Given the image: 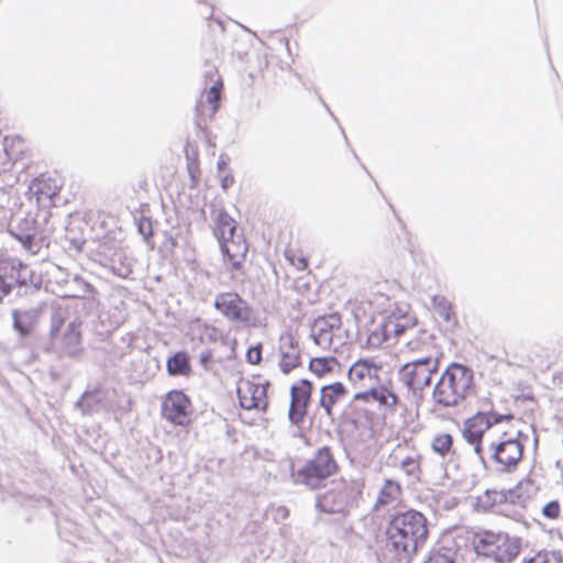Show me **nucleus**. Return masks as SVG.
<instances>
[{
    "label": "nucleus",
    "instance_id": "nucleus-1",
    "mask_svg": "<svg viewBox=\"0 0 563 563\" xmlns=\"http://www.w3.org/2000/svg\"><path fill=\"white\" fill-rule=\"evenodd\" d=\"M386 549L398 561L407 560L421 548L429 536L423 514L407 510L395 515L386 527Z\"/></svg>",
    "mask_w": 563,
    "mask_h": 563
},
{
    "label": "nucleus",
    "instance_id": "nucleus-2",
    "mask_svg": "<svg viewBox=\"0 0 563 563\" xmlns=\"http://www.w3.org/2000/svg\"><path fill=\"white\" fill-rule=\"evenodd\" d=\"M470 543L478 558L493 563H512L521 551V539L500 529L478 528L471 532Z\"/></svg>",
    "mask_w": 563,
    "mask_h": 563
},
{
    "label": "nucleus",
    "instance_id": "nucleus-3",
    "mask_svg": "<svg viewBox=\"0 0 563 563\" xmlns=\"http://www.w3.org/2000/svg\"><path fill=\"white\" fill-rule=\"evenodd\" d=\"M374 404L378 410L387 413L396 412L401 406V398L391 379L356 393L349 404V409L355 419L371 422L376 416Z\"/></svg>",
    "mask_w": 563,
    "mask_h": 563
},
{
    "label": "nucleus",
    "instance_id": "nucleus-4",
    "mask_svg": "<svg viewBox=\"0 0 563 563\" xmlns=\"http://www.w3.org/2000/svg\"><path fill=\"white\" fill-rule=\"evenodd\" d=\"M364 483L340 477L316 498V508L323 514L347 516L356 509L363 496Z\"/></svg>",
    "mask_w": 563,
    "mask_h": 563
},
{
    "label": "nucleus",
    "instance_id": "nucleus-5",
    "mask_svg": "<svg viewBox=\"0 0 563 563\" xmlns=\"http://www.w3.org/2000/svg\"><path fill=\"white\" fill-rule=\"evenodd\" d=\"M473 384V373L464 365L452 363L442 373L433 390V398L445 407L465 399Z\"/></svg>",
    "mask_w": 563,
    "mask_h": 563
},
{
    "label": "nucleus",
    "instance_id": "nucleus-6",
    "mask_svg": "<svg viewBox=\"0 0 563 563\" xmlns=\"http://www.w3.org/2000/svg\"><path fill=\"white\" fill-rule=\"evenodd\" d=\"M340 472V464L333 450L328 446L319 448L300 468L294 473L295 482L310 489L322 487L325 482Z\"/></svg>",
    "mask_w": 563,
    "mask_h": 563
},
{
    "label": "nucleus",
    "instance_id": "nucleus-7",
    "mask_svg": "<svg viewBox=\"0 0 563 563\" xmlns=\"http://www.w3.org/2000/svg\"><path fill=\"white\" fill-rule=\"evenodd\" d=\"M415 327V320L411 316L400 312H390L376 325L368 327L367 330L357 334V339L363 342L367 350L382 347L389 341H396L406 331Z\"/></svg>",
    "mask_w": 563,
    "mask_h": 563
},
{
    "label": "nucleus",
    "instance_id": "nucleus-8",
    "mask_svg": "<svg viewBox=\"0 0 563 563\" xmlns=\"http://www.w3.org/2000/svg\"><path fill=\"white\" fill-rule=\"evenodd\" d=\"M521 430L515 426L509 429H497L489 437L488 452L490 457L499 464L504 471L515 467L522 457L523 445L519 441Z\"/></svg>",
    "mask_w": 563,
    "mask_h": 563
},
{
    "label": "nucleus",
    "instance_id": "nucleus-9",
    "mask_svg": "<svg viewBox=\"0 0 563 563\" xmlns=\"http://www.w3.org/2000/svg\"><path fill=\"white\" fill-rule=\"evenodd\" d=\"M214 307L219 313L238 328H255L257 317L251 305L239 294L221 292L217 296Z\"/></svg>",
    "mask_w": 563,
    "mask_h": 563
},
{
    "label": "nucleus",
    "instance_id": "nucleus-10",
    "mask_svg": "<svg viewBox=\"0 0 563 563\" xmlns=\"http://www.w3.org/2000/svg\"><path fill=\"white\" fill-rule=\"evenodd\" d=\"M64 183V177L57 172L40 174L32 180L30 192L38 209L49 210L56 206Z\"/></svg>",
    "mask_w": 563,
    "mask_h": 563
},
{
    "label": "nucleus",
    "instance_id": "nucleus-11",
    "mask_svg": "<svg viewBox=\"0 0 563 563\" xmlns=\"http://www.w3.org/2000/svg\"><path fill=\"white\" fill-rule=\"evenodd\" d=\"M268 387L269 383L260 376L240 378L236 385L240 406L246 410L265 411L268 407Z\"/></svg>",
    "mask_w": 563,
    "mask_h": 563
},
{
    "label": "nucleus",
    "instance_id": "nucleus-12",
    "mask_svg": "<svg viewBox=\"0 0 563 563\" xmlns=\"http://www.w3.org/2000/svg\"><path fill=\"white\" fill-rule=\"evenodd\" d=\"M192 404L190 398L178 389L169 390L162 401V416L175 426H188L191 421Z\"/></svg>",
    "mask_w": 563,
    "mask_h": 563
},
{
    "label": "nucleus",
    "instance_id": "nucleus-13",
    "mask_svg": "<svg viewBox=\"0 0 563 563\" xmlns=\"http://www.w3.org/2000/svg\"><path fill=\"white\" fill-rule=\"evenodd\" d=\"M438 361L431 357L420 358L405 364L400 372V380L413 390H422L430 385L433 374L438 371Z\"/></svg>",
    "mask_w": 563,
    "mask_h": 563
},
{
    "label": "nucleus",
    "instance_id": "nucleus-14",
    "mask_svg": "<svg viewBox=\"0 0 563 563\" xmlns=\"http://www.w3.org/2000/svg\"><path fill=\"white\" fill-rule=\"evenodd\" d=\"M0 280L11 290L35 283L31 267L19 258L7 254H0Z\"/></svg>",
    "mask_w": 563,
    "mask_h": 563
},
{
    "label": "nucleus",
    "instance_id": "nucleus-15",
    "mask_svg": "<svg viewBox=\"0 0 563 563\" xmlns=\"http://www.w3.org/2000/svg\"><path fill=\"white\" fill-rule=\"evenodd\" d=\"M497 428H492L484 413H476L464 422L463 437L474 448L476 455L482 460L487 451L485 442L489 444V434Z\"/></svg>",
    "mask_w": 563,
    "mask_h": 563
},
{
    "label": "nucleus",
    "instance_id": "nucleus-16",
    "mask_svg": "<svg viewBox=\"0 0 563 563\" xmlns=\"http://www.w3.org/2000/svg\"><path fill=\"white\" fill-rule=\"evenodd\" d=\"M342 327V318L338 312L329 313L317 318L310 331L313 342L323 350L331 349L334 333Z\"/></svg>",
    "mask_w": 563,
    "mask_h": 563
},
{
    "label": "nucleus",
    "instance_id": "nucleus-17",
    "mask_svg": "<svg viewBox=\"0 0 563 563\" xmlns=\"http://www.w3.org/2000/svg\"><path fill=\"white\" fill-rule=\"evenodd\" d=\"M383 364L371 357L356 360L347 371V379L352 386L363 388L380 380Z\"/></svg>",
    "mask_w": 563,
    "mask_h": 563
},
{
    "label": "nucleus",
    "instance_id": "nucleus-18",
    "mask_svg": "<svg viewBox=\"0 0 563 563\" xmlns=\"http://www.w3.org/2000/svg\"><path fill=\"white\" fill-rule=\"evenodd\" d=\"M312 391L313 385L308 379H300L291 386L289 417L294 422L301 421L307 415Z\"/></svg>",
    "mask_w": 563,
    "mask_h": 563
},
{
    "label": "nucleus",
    "instance_id": "nucleus-19",
    "mask_svg": "<svg viewBox=\"0 0 563 563\" xmlns=\"http://www.w3.org/2000/svg\"><path fill=\"white\" fill-rule=\"evenodd\" d=\"M347 307L356 327V335L374 324L378 311L371 299L356 297L349 300Z\"/></svg>",
    "mask_w": 563,
    "mask_h": 563
},
{
    "label": "nucleus",
    "instance_id": "nucleus-20",
    "mask_svg": "<svg viewBox=\"0 0 563 563\" xmlns=\"http://www.w3.org/2000/svg\"><path fill=\"white\" fill-rule=\"evenodd\" d=\"M223 80L220 76L213 81V85L206 91V102L199 101L197 111V124L206 125L211 120L220 107V99L223 91Z\"/></svg>",
    "mask_w": 563,
    "mask_h": 563
},
{
    "label": "nucleus",
    "instance_id": "nucleus-21",
    "mask_svg": "<svg viewBox=\"0 0 563 563\" xmlns=\"http://www.w3.org/2000/svg\"><path fill=\"white\" fill-rule=\"evenodd\" d=\"M219 243L221 252L225 256V263L230 265L231 269H242L249 251V244L244 235L241 233Z\"/></svg>",
    "mask_w": 563,
    "mask_h": 563
},
{
    "label": "nucleus",
    "instance_id": "nucleus-22",
    "mask_svg": "<svg viewBox=\"0 0 563 563\" xmlns=\"http://www.w3.org/2000/svg\"><path fill=\"white\" fill-rule=\"evenodd\" d=\"M279 368L288 374L301 364V351L299 342L292 334L286 333L279 339Z\"/></svg>",
    "mask_w": 563,
    "mask_h": 563
},
{
    "label": "nucleus",
    "instance_id": "nucleus-23",
    "mask_svg": "<svg viewBox=\"0 0 563 563\" xmlns=\"http://www.w3.org/2000/svg\"><path fill=\"white\" fill-rule=\"evenodd\" d=\"M522 498V486L518 484L507 493L488 489L477 497V505L484 510H490L495 506L510 501L512 504L520 503Z\"/></svg>",
    "mask_w": 563,
    "mask_h": 563
},
{
    "label": "nucleus",
    "instance_id": "nucleus-24",
    "mask_svg": "<svg viewBox=\"0 0 563 563\" xmlns=\"http://www.w3.org/2000/svg\"><path fill=\"white\" fill-rule=\"evenodd\" d=\"M432 309L435 318L442 323L444 331H452L457 325V318L451 302L441 295L432 298Z\"/></svg>",
    "mask_w": 563,
    "mask_h": 563
},
{
    "label": "nucleus",
    "instance_id": "nucleus-25",
    "mask_svg": "<svg viewBox=\"0 0 563 563\" xmlns=\"http://www.w3.org/2000/svg\"><path fill=\"white\" fill-rule=\"evenodd\" d=\"M81 321H71L59 339V349L68 355L81 352Z\"/></svg>",
    "mask_w": 563,
    "mask_h": 563
},
{
    "label": "nucleus",
    "instance_id": "nucleus-26",
    "mask_svg": "<svg viewBox=\"0 0 563 563\" xmlns=\"http://www.w3.org/2000/svg\"><path fill=\"white\" fill-rule=\"evenodd\" d=\"M347 395V388L341 382L325 385L320 390V405L328 416L333 413L335 405Z\"/></svg>",
    "mask_w": 563,
    "mask_h": 563
},
{
    "label": "nucleus",
    "instance_id": "nucleus-27",
    "mask_svg": "<svg viewBox=\"0 0 563 563\" xmlns=\"http://www.w3.org/2000/svg\"><path fill=\"white\" fill-rule=\"evenodd\" d=\"M287 262L297 271H306L309 267L310 252L299 241L290 242L285 250Z\"/></svg>",
    "mask_w": 563,
    "mask_h": 563
},
{
    "label": "nucleus",
    "instance_id": "nucleus-28",
    "mask_svg": "<svg viewBox=\"0 0 563 563\" xmlns=\"http://www.w3.org/2000/svg\"><path fill=\"white\" fill-rule=\"evenodd\" d=\"M13 327L22 335H29L37 323V312L35 310H14L12 312Z\"/></svg>",
    "mask_w": 563,
    "mask_h": 563
},
{
    "label": "nucleus",
    "instance_id": "nucleus-29",
    "mask_svg": "<svg viewBox=\"0 0 563 563\" xmlns=\"http://www.w3.org/2000/svg\"><path fill=\"white\" fill-rule=\"evenodd\" d=\"M236 232V222L227 212H219L214 224V235L219 242L239 235Z\"/></svg>",
    "mask_w": 563,
    "mask_h": 563
},
{
    "label": "nucleus",
    "instance_id": "nucleus-30",
    "mask_svg": "<svg viewBox=\"0 0 563 563\" xmlns=\"http://www.w3.org/2000/svg\"><path fill=\"white\" fill-rule=\"evenodd\" d=\"M402 488L398 482L386 479L377 497V506H388L400 501Z\"/></svg>",
    "mask_w": 563,
    "mask_h": 563
},
{
    "label": "nucleus",
    "instance_id": "nucleus-31",
    "mask_svg": "<svg viewBox=\"0 0 563 563\" xmlns=\"http://www.w3.org/2000/svg\"><path fill=\"white\" fill-rule=\"evenodd\" d=\"M339 366V361L334 356L312 357L309 362L310 372L319 378L334 373Z\"/></svg>",
    "mask_w": 563,
    "mask_h": 563
},
{
    "label": "nucleus",
    "instance_id": "nucleus-32",
    "mask_svg": "<svg viewBox=\"0 0 563 563\" xmlns=\"http://www.w3.org/2000/svg\"><path fill=\"white\" fill-rule=\"evenodd\" d=\"M166 368L172 376H188L191 373L189 357L185 352H177L166 361Z\"/></svg>",
    "mask_w": 563,
    "mask_h": 563
},
{
    "label": "nucleus",
    "instance_id": "nucleus-33",
    "mask_svg": "<svg viewBox=\"0 0 563 563\" xmlns=\"http://www.w3.org/2000/svg\"><path fill=\"white\" fill-rule=\"evenodd\" d=\"M4 151L9 159L18 162L27 155L29 147L22 137L8 136L4 139Z\"/></svg>",
    "mask_w": 563,
    "mask_h": 563
},
{
    "label": "nucleus",
    "instance_id": "nucleus-34",
    "mask_svg": "<svg viewBox=\"0 0 563 563\" xmlns=\"http://www.w3.org/2000/svg\"><path fill=\"white\" fill-rule=\"evenodd\" d=\"M15 238L24 250L31 254H38L44 246V240L35 229L31 233H16Z\"/></svg>",
    "mask_w": 563,
    "mask_h": 563
},
{
    "label": "nucleus",
    "instance_id": "nucleus-35",
    "mask_svg": "<svg viewBox=\"0 0 563 563\" xmlns=\"http://www.w3.org/2000/svg\"><path fill=\"white\" fill-rule=\"evenodd\" d=\"M421 460L422 457L419 453L406 455L400 460L399 467L406 475L419 478L422 473Z\"/></svg>",
    "mask_w": 563,
    "mask_h": 563
},
{
    "label": "nucleus",
    "instance_id": "nucleus-36",
    "mask_svg": "<svg viewBox=\"0 0 563 563\" xmlns=\"http://www.w3.org/2000/svg\"><path fill=\"white\" fill-rule=\"evenodd\" d=\"M431 448L434 453L444 457L453 451V437L446 432L438 433L431 441Z\"/></svg>",
    "mask_w": 563,
    "mask_h": 563
},
{
    "label": "nucleus",
    "instance_id": "nucleus-37",
    "mask_svg": "<svg viewBox=\"0 0 563 563\" xmlns=\"http://www.w3.org/2000/svg\"><path fill=\"white\" fill-rule=\"evenodd\" d=\"M189 329L192 333H200V334H210L211 332L216 331V329L213 327H210L209 324H207L199 318L190 321Z\"/></svg>",
    "mask_w": 563,
    "mask_h": 563
},
{
    "label": "nucleus",
    "instance_id": "nucleus-38",
    "mask_svg": "<svg viewBox=\"0 0 563 563\" xmlns=\"http://www.w3.org/2000/svg\"><path fill=\"white\" fill-rule=\"evenodd\" d=\"M263 345L261 343L249 347L246 351V361L252 365H257L262 361Z\"/></svg>",
    "mask_w": 563,
    "mask_h": 563
},
{
    "label": "nucleus",
    "instance_id": "nucleus-39",
    "mask_svg": "<svg viewBox=\"0 0 563 563\" xmlns=\"http://www.w3.org/2000/svg\"><path fill=\"white\" fill-rule=\"evenodd\" d=\"M526 563H560L558 558L550 552H538L531 559L526 561Z\"/></svg>",
    "mask_w": 563,
    "mask_h": 563
},
{
    "label": "nucleus",
    "instance_id": "nucleus-40",
    "mask_svg": "<svg viewBox=\"0 0 563 563\" xmlns=\"http://www.w3.org/2000/svg\"><path fill=\"white\" fill-rule=\"evenodd\" d=\"M542 514L544 515V517H547L549 519H556V518H559V516L561 514L560 504L558 501H555V500H552V501L548 503L543 507Z\"/></svg>",
    "mask_w": 563,
    "mask_h": 563
},
{
    "label": "nucleus",
    "instance_id": "nucleus-41",
    "mask_svg": "<svg viewBox=\"0 0 563 563\" xmlns=\"http://www.w3.org/2000/svg\"><path fill=\"white\" fill-rule=\"evenodd\" d=\"M426 563H455L453 559L439 552L432 553Z\"/></svg>",
    "mask_w": 563,
    "mask_h": 563
},
{
    "label": "nucleus",
    "instance_id": "nucleus-42",
    "mask_svg": "<svg viewBox=\"0 0 563 563\" xmlns=\"http://www.w3.org/2000/svg\"><path fill=\"white\" fill-rule=\"evenodd\" d=\"M140 231H141V233H142L146 239H148V238H151V236L153 235V231H152V227H151V223H150V222H147V223H146V228H145L144 223H141V224H140Z\"/></svg>",
    "mask_w": 563,
    "mask_h": 563
},
{
    "label": "nucleus",
    "instance_id": "nucleus-43",
    "mask_svg": "<svg viewBox=\"0 0 563 563\" xmlns=\"http://www.w3.org/2000/svg\"><path fill=\"white\" fill-rule=\"evenodd\" d=\"M234 183V178L231 175L224 176L221 183L223 189H228Z\"/></svg>",
    "mask_w": 563,
    "mask_h": 563
},
{
    "label": "nucleus",
    "instance_id": "nucleus-44",
    "mask_svg": "<svg viewBox=\"0 0 563 563\" xmlns=\"http://www.w3.org/2000/svg\"><path fill=\"white\" fill-rule=\"evenodd\" d=\"M212 360V354L210 351H207L206 353H202L200 356V363L205 366L208 365V363Z\"/></svg>",
    "mask_w": 563,
    "mask_h": 563
},
{
    "label": "nucleus",
    "instance_id": "nucleus-45",
    "mask_svg": "<svg viewBox=\"0 0 563 563\" xmlns=\"http://www.w3.org/2000/svg\"><path fill=\"white\" fill-rule=\"evenodd\" d=\"M514 420V417L511 415H508V416H503V417H499V418H496L495 421L496 422H500L501 420Z\"/></svg>",
    "mask_w": 563,
    "mask_h": 563
},
{
    "label": "nucleus",
    "instance_id": "nucleus-46",
    "mask_svg": "<svg viewBox=\"0 0 563 563\" xmlns=\"http://www.w3.org/2000/svg\"><path fill=\"white\" fill-rule=\"evenodd\" d=\"M408 345H409V347H410V349H412V350H417V349H419L418 343H416V342H413V341H409V342H408Z\"/></svg>",
    "mask_w": 563,
    "mask_h": 563
},
{
    "label": "nucleus",
    "instance_id": "nucleus-47",
    "mask_svg": "<svg viewBox=\"0 0 563 563\" xmlns=\"http://www.w3.org/2000/svg\"><path fill=\"white\" fill-rule=\"evenodd\" d=\"M57 331H58V328H57V327L52 328V330H51V336H52L53 339L55 338V334H56V332H57Z\"/></svg>",
    "mask_w": 563,
    "mask_h": 563
},
{
    "label": "nucleus",
    "instance_id": "nucleus-48",
    "mask_svg": "<svg viewBox=\"0 0 563 563\" xmlns=\"http://www.w3.org/2000/svg\"><path fill=\"white\" fill-rule=\"evenodd\" d=\"M516 423H517V424H520V423H521V420H520V419H517V420H516Z\"/></svg>",
    "mask_w": 563,
    "mask_h": 563
}]
</instances>
